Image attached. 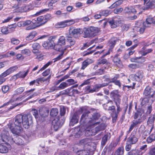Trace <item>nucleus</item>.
I'll list each match as a JSON object with an SVG mask.
<instances>
[{"instance_id": "603ef678", "label": "nucleus", "mask_w": 155, "mask_h": 155, "mask_svg": "<svg viewBox=\"0 0 155 155\" xmlns=\"http://www.w3.org/2000/svg\"><path fill=\"white\" fill-rule=\"evenodd\" d=\"M107 61L106 59H102V58H101L98 60L97 64L98 65L104 64L107 63Z\"/></svg>"}, {"instance_id": "ddd939ff", "label": "nucleus", "mask_w": 155, "mask_h": 155, "mask_svg": "<svg viewBox=\"0 0 155 155\" xmlns=\"http://www.w3.org/2000/svg\"><path fill=\"white\" fill-rule=\"evenodd\" d=\"M152 23L155 24V19H153L152 17L149 16L146 19L145 22L143 23V25L145 27H150Z\"/></svg>"}, {"instance_id": "9d476101", "label": "nucleus", "mask_w": 155, "mask_h": 155, "mask_svg": "<svg viewBox=\"0 0 155 155\" xmlns=\"http://www.w3.org/2000/svg\"><path fill=\"white\" fill-rule=\"evenodd\" d=\"M63 124V123L60 122V120L58 117L55 118L53 121L52 123V126L54 130L57 131Z\"/></svg>"}, {"instance_id": "7c9ffc66", "label": "nucleus", "mask_w": 155, "mask_h": 155, "mask_svg": "<svg viewBox=\"0 0 155 155\" xmlns=\"http://www.w3.org/2000/svg\"><path fill=\"white\" fill-rule=\"evenodd\" d=\"M89 151L88 150H82L77 151L76 155H89Z\"/></svg>"}, {"instance_id": "aec40b11", "label": "nucleus", "mask_w": 155, "mask_h": 155, "mask_svg": "<svg viewBox=\"0 0 155 155\" xmlns=\"http://www.w3.org/2000/svg\"><path fill=\"white\" fill-rule=\"evenodd\" d=\"M56 37L55 36H51L49 37L48 39L49 41L48 42V48H54V45L55 44L54 42V40L55 39Z\"/></svg>"}, {"instance_id": "ea45409f", "label": "nucleus", "mask_w": 155, "mask_h": 155, "mask_svg": "<svg viewBox=\"0 0 155 155\" xmlns=\"http://www.w3.org/2000/svg\"><path fill=\"white\" fill-rule=\"evenodd\" d=\"M58 113V110L57 108H53L50 111V115L52 117H54L56 116Z\"/></svg>"}, {"instance_id": "09e8293b", "label": "nucleus", "mask_w": 155, "mask_h": 155, "mask_svg": "<svg viewBox=\"0 0 155 155\" xmlns=\"http://www.w3.org/2000/svg\"><path fill=\"white\" fill-rule=\"evenodd\" d=\"M68 87V85L65 82H63L61 83L57 87V88H59L60 89H63Z\"/></svg>"}, {"instance_id": "bb28decb", "label": "nucleus", "mask_w": 155, "mask_h": 155, "mask_svg": "<svg viewBox=\"0 0 155 155\" xmlns=\"http://www.w3.org/2000/svg\"><path fill=\"white\" fill-rule=\"evenodd\" d=\"M106 127L104 124H101L94 129L95 134L100 131L103 130Z\"/></svg>"}, {"instance_id": "6e6d98bb", "label": "nucleus", "mask_w": 155, "mask_h": 155, "mask_svg": "<svg viewBox=\"0 0 155 155\" xmlns=\"http://www.w3.org/2000/svg\"><path fill=\"white\" fill-rule=\"evenodd\" d=\"M21 53L25 55L29 56L30 55V51L28 49H25L21 51Z\"/></svg>"}, {"instance_id": "a211bd4d", "label": "nucleus", "mask_w": 155, "mask_h": 155, "mask_svg": "<svg viewBox=\"0 0 155 155\" xmlns=\"http://www.w3.org/2000/svg\"><path fill=\"white\" fill-rule=\"evenodd\" d=\"M2 141L6 143L11 138L8 131H5L2 135Z\"/></svg>"}, {"instance_id": "4d7b16f0", "label": "nucleus", "mask_w": 155, "mask_h": 155, "mask_svg": "<svg viewBox=\"0 0 155 155\" xmlns=\"http://www.w3.org/2000/svg\"><path fill=\"white\" fill-rule=\"evenodd\" d=\"M140 6L136 5L134 7L131 6V13H134L136 12V11L139 9Z\"/></svg>"}, {"instance_id": "c756f323", "label": "nucleus", "mask_w": 155, "mask_h": 155, "mask_svg": "<svg viewBox=\"0 0 155 155\" xmlns=\"http://www.w3.org/2000/svg\"><path fill=\"white\" fill-rule=\"evenodd\" d=\"M147 27H145V26H143L142 23L140 27L136 26L134 28L136 31H137L138 32H139L140 34H142L144 32L145 28Z\"/></svg>"}, {"instance_id": "c03bdc74", "label": "nucleus", "mask_w": 155, "mask_h": 155, "mask_svg": "<svg viewBox=\"0 0 155 155\" xmlns=\"http://www.w3.org/2000/svg\"><path fill=\"white\" fill-rule=\"evenodd\" d=\"M11 42L12 44L17 45L20 43V41L17 39L12 38L11 39Z\"/></svg>"}, {"instance_id": "37998d69", "label": "nucleus", "mask_w": 155, "mask_h": 155, "mask_svg": "<svg viewBox=\"0 0 155 155\" xmlns=\"http://www.w3.org/2000/svg\"><path fill=\"white\" fill-rule=\"evenodd\" d=\"M100 13L102 15L107 16L110 14V12L108 10H104L101 11Z\"/></svg>"}, {"instance_id": "9b49d317", "label": "nucleus", "mask_w": 155, "mask_h": 155, "mask_svg": "<svg viewBox=\"0 0 155 155\" xmlns=\"http://www.w3.org/2000/svg\"><path fill=\"white\" fill-rule=\"evenodd\" d=\"M138 140V139L136 135V133L133 132L130 137L127 138V141L130 144H135Z\"/></svg>"}, {"instance_id": "4468645a", "label": "nucleus", "mask_w": 155, "mask_h": 155, "mask_svg": "<svg viewBox=\"0 0 155 155\" xmlns=\"http://www.w3.org/2000/svg\"><path fill=\"white\" fill-rule=\"evenodd\" d=\"M29 71V69H28L26 71H21L18 74L14 75L13 77L14 79H17L19 78H24L27 75Z\"/></svg>"}, {"instance_id": "f3484780", "label": "nucleus", "mask_w": 155, "mask_h": 155, "mask_svg": "<svg viewBox=\"0 0 155 155\" xmlns=\"http://www.w3.org/2000/svg\"><path fill=\"white\" fill-rule=\"evenodd\" d=\"M132 62H137L139 63H142L145 61V58L143 57H135L132 58L130 59Z\"/></svg>"}, {"instance_id": "7ed1b4c3", "label": "nucleus", "mask_w": 155, "mask_h": 155, "mask_svg": "<svg viewBox=\"0 0 155 155\" xmlns=\"http://www.w3.org/2000/svg\"><path fill=\"white\" fill-rule=\"evenodd\" d=\"M108 85L107 83H103L100 84H96L93 88H91L90 86H87L85 88V91L86 93H92L95 92H97L99 89L101 87L107 86Z\"/></svg>"}, {"instance_id": "4be33fe9", "label": "nucleus", "mask_w": 155, "mask_h": 155, "mask_svg": "<svg viewBox=\"0 0 155 155\" xmlns=\"http://www.w3.org/2000/svg\"><path fill=\"white\" fill-rule=\"evenodd\" d=\"M63 45L58 43L57 44H54L53 48L55 50L61 51L62 52H64V50H65V48H63L62 46Z\"/></svg>"}, {"instance_id": "a878e982", "label": "nucleus", "mask_w": 155, "mask_h": 155, "mask_svg": "<svg viewBox=\"0 0 155 155\" xmlns=\"http://www.w3.org/2000/svg\"><path fill=\"white\" fill-rule=\"evenodd\" d=\"M124 153V147L123 146L119 147L116 150L114 155H123Z\"/></svg>"}, {"instance_id": "f03ea898", "label": "nucleus", "mask_w": 155, "mask_h": 155, "mask_svg": "<svg viewBox=\"0 0 155 155\" xmlns=\"http://www.w3.org/2000/svg\"><path fill=\"white\" fill-rule=\"evenodd\" d=\"M100 31V28L96 27L91 26L84 27L83 29V37L84 38H93L96 36Z\"/></svg>"}, {"instance_id": "4c0bfd02", "label": "nucleus", "mask_w": 155, "mask_h": 155, "mask_svg": "<svg viewBox=\"0 0 155 155\" xmlns=\"http://www.w3.org/2000/svg\"><path fill=\"white\" fill-rule=\"evenodd\" d=\"M58 43L64 45L65 44V38L64 36H60L58 41Z\"/></svg>"}, {"instance_id": "8fccbe9b", "label": "nucleus", "mask_w": 155, "mask_h": 155, "mask_svg": "<svg viewBox=\"0 0 155 155\" xmlns=\"http://www.w3.org/2000/svg\"><path fill=\"white\" fill-rule=\"evenodd\" d=\"M108 137L107 135H105L103 137L101 142V144L102 145L104 146L105 145L107 141Z\"/></svg>"}, {"instance_id": "774afa93", "label": "nucleus", "mask_w": 155, "mask_h": 155, "mask_svg": "<svg viewBox=\"0 0 155 155\" xmlns=\"http://www.w3.org/2000/svg\"><path fill=\"white\" fill-rule=\"evenodd\" d=\"M150 155H155V148H152L150 149L149 152Z\"/></svg>"}, {"instance_id": "79ce46f5", "label": "nucleus", "mask_w": 155, "mask_h": 155, "mask_svg": "<svg viewBox=\"0 0 155 155\" xmlns=\"http://www.w3.org/2000/svg\"><path fill=\"white\" fill-rule=\"evenodd\" d=\"M49 9L48 8H45L37 12L34 15L35 16H37L42 14H44L46 12H48L49 11Z\"/></svg>"}, {"instance_id": "13d9d810", "label": "nucleus", "mask_w": 155, "mask_h": 155, "mask_svg": "<svg viewBox=\"0 0 155 155\" xmlns=\"http://www.w3.org/2000/svg\"><path fill=\"white\" fill-rule=\"evenodd\" d=\"M31 112L36 118L38 117V111L37 110L35 109H33L31 110Z\"/></svg>"}, {"instance_id": "a18cd8bd", "label": "nucleus", "mask_w": 155, "mask_h": 155, "mask_svg": "<svg viewBox=\"0 0 155 155\" xmlns=\"http://www.w3.org/2000/svg\"><path fill=\"white\" fill-rule=\"evenodd\" d=\"M9 89V86L8 85H4L2 87V90L4 94L7 93Z\"/></svg>"}, {"instance_id": "864d4df0", "label": "nucleus", "mask_w": 155, "mask_h": 155, "mask_svg": "<svg viewBox=\"0 0 155 155\" xmlns=\"http://www.w3.org/2000/svg\"><path fill=\"white\" fill-rule=\"evenodd\" d=\"M52 63V62L51 61H49L45 64L43 67H42L40 70L38 71V73L40 71H42L46 68L48 67L49 65H51Z\"/></svg>"}, {"instance_id": "b1692460", "label": "nucleus", "mask_w": 155, "mask_h": 155, "mask_svg": "<svg viewBox=\"0 0 155 155\" xmlns=\"http://www.w3.org/2000/svg\"><path fill=\"white\" fill-rule=\"evenodd\" d=\"M91 140L88 138L81 140L79 142V144L81 145H90Z\"/></svg>"}, {"instance_id": "e433bc0d", "label": "nucleus", "mask_w": 155, "mask_h": 155, "mask_svg": "<svg viewBox=\"0 0 155 155\" xmlns=\"http://www.w3.org/2000/svg\"><path fill=\"white\" fill-rule=\"evenodd\" d=\"M153 91V89H151L150 87L147 86L145 88L143 92V94L146 96H148Z\"/></svg>"}, {"instance_id": "72a5a7b5", "label": "nucleus", "mask_w": 155, "mask_h": 155, "mask_svg": "<svg viewBox=\"0 0 155 155\" xmlns=\"http://www.w3.org/2000/svg\"><path fill=\"white\" fill-rule=\"evenodd\" d=\"M113 61L117 67H119L121 66V62L117 57L115 56L114 58Z\"/></svg>"}, {"instance_id": "0eeeda50", "label": "nucleus", "mask_w": 155, "mask_h": 155, "mask_svg": "<svg viewBox=\"0 0 155 155\" xmlns=\"http://www.w3.org/2000/svg\"><path fill=\"white\" fill-rule=\"evenodd\" d=\"M75 23V21L73 19L66 20L58 22L55 25V27L57 28H64L73 25Z\"/></svg>"}, {"instance_id": "2eb2a0df", "label": "nucleus", "mask_w": 155, "mask_h": 155, "mask_svg": "<svg viewBox=\"0 0 155 155\" xmlns=\"http://www.w3.org/2000/svg\"><path fill=\"white\" fill-rule=\"evenodd\" d=\"M32 9V7L31 5H24L19 8L18 12H28Z\"/></svg>"}, {"instance_id": "58836bf2", "label": "nucleus", "mask_w": 155, "mask_h": 155, "mask_svg": "<svg viewBox=\"0 0 155 155\" xmlns=\"http://www.w3.org/2000/svg\"><path fill=\"white\" fill-rule=\"evenodd\" d=\"M8 149L4 145L0 144V153H6L8 152Z\"/></svg>"}, {"instance_id": "c85d7f7f", "label": "nucleus", "mask_w": 155, "mask_h": 155, "mask_svg": "<svg viewBox=\"0 0 155 155\" xmlns=\"http://www.w3.org/2000/svg\"><path fill=\"white\" fill-rule=\"evenodd\" d=\"M25 90L24 87H20L17 89L15 91L13 95V97H15L16 95H18L22 93Z\"/></svg>"}, {"instance_id": "de8ad7c7", "label": "nucleus", "mask_w": 155, "mask_h": 155, "mask_svg": "<svg viewBox=\"0 0 155 155\" xmlns=\"http://www.w3.org/2000/svg\"><path fill=\"white\" fill-rule=\"evenodd\" d=\"M64 52H62L61 53L58 55L56 58L53 59L54 62L58 61L61 59L63 57V55L64 54Z\"/></svg>"}, {"instance_id": "5fc2aeb1", "label": "nucleus", "mask_w": 155, "mask_h": 155, "mask_svg": "<svg viewBox=\"0 0 155 155\" xmlns=\"http://www.w3.org/2000/svg\"><path fill=\"white\" fill-rule=\"evenodd\" d=\"M93 78H90L84 81L83 83L81 84L80 86V87H81L83 86L84 85H86L89 84L90 83V80L91 79H92Z\"/></svg>"}, {"instance_id": "c9c22d12", "label": "nucleus", "mask_w": 155, "mask_h": 155, "mask_svg": "<svg viewBox=\"0 0 155 155\" xmlns=\"http://www.w3.org/2000/svg\"><path fill=\"white\" fill-rule=\"evenodd\" d=\"M119 21L118 20H115L112 19L110 20L109 21V23L111 25V27L114 28L116 27L118 24Z\"/></svg>"}, {"instance_id": "6e6552de", "label": "nucleus", "mask_w": 155, "mask_h": 155, "mask_svg": "<svg viewBox=\"0 0 155 155\" xmlns=\"http://www.w3.org/2000/svg\"><path fill=\"white\" fill-rule=\"evenodd\" d=\"M120 101L121 100L120 99H118L117 100H115L114 101L117 107V111H113L111 114L112 117L113 118V120H116L118 114L122 110V109L120 106Z\"/></svg>"}, {"instance_id": "052dcab7", "label": "nucleus", "mask_w": 155, "mask_h": 155, "mask_svg": "<svg viewBox=\"0 0 155 155\" xmlns=\"http://www.w3.org/2000/svg\"><path fill=\"white\" fill-rule=\"evenodd\" d=\"M123 8H115L114 10V13L116 14H119L122 11Z\"/></svg>"}, {"instance_id": "338daca9", "label": "nucleus", "mask_w": 155, "mask_h": 155, "mask_svg": "<svg viewBox=\"0 0 155 155\" xmlns=\"http://www.w3.org/2000/svg\"><path fill=\"white\" fill-rule=\"evenodd\" d=\"M40 47L39 44L37 43H34L32 45L33 49H38Z\"/></svg>"}, {"instance_id": "423d86ee", "label": "nucleus", "mask_w": 155, "mask_h": 155, "mask_svg": "<svg viewBox=\"0 0 155 155\" xmlns=\"http://www.w3.org/2000/svg\"><path fill=\"white\" fill-rule=\"evenodd\" d=\"M82 32H81L80 28H75L73 27H71L69 30V35H68L72 36L75 38H78Z\"/></svg>"}, {"instance_id": "412c9836", "label": "nucleus", "mask_w": 155, "mask_h": 155, "mask_svg": "<svg viewBox=\"0 0 155 155\" xmlns=\"http://www.w3.org/2000/svg\"><path fill=\"white\" fill-rule=\"evenodd\" d=\"M92 60L90 59H88L84 61L82 63L81 69L82 70L84 69L88 65L92 63Z\"/></svg>"}, {"instance_id": "393cba45", "label": "nucleus", "mask_w": 155, "mask_h": 155, "mask_svg": "<svg viewBox=\"0 0 155 155\" xmlns=\"http://www.w3.org/2000/svg\"><path fill=\"white\" fill-rule=\"evenodd\" d=\"M45 19V17L43 16H40L37 18L38 24L39 26L46 23V20Z\"/></svg>"}, {"instance_id": "49530a36", "label": "nucleus", "mask_w": 155, "mask_h": 155, "mask_svg": "<svg viewBox=\"0 0 155 155\" xmlns=\"http://www.w3.org/2000/svg\"><path fill=\"white\" fill-rule=\"evenodd\" d=\"M66 81L68 82L67 84L68 85V87L77 83V81H75L74 80L72 79H68Z\"/></svg>"}, {"instance_id": "cd10ccee", "label": "nucleus", "mask_w": 155, "mask_h": 155, "mask_svg": "<svg viewBox=\"0 0 155 155\" xmlns=\"http://www.w3.org/2000/svg\"><path fill=\"white\" fill-rule=\"evenodd\" d=\"M110 94L111 96L114 99V101L115 100H117L118 99H120L119 97H120L117 90L113 91Z\"/></svg>"}, {"instance_id": "f704fd0d", "label": "nucleus", "mask_w": 155, "mask_h": 155, "mask_svg": "<svg viewBox=\"0 0 155 155\" xmlns=\"http://www.w3.org/2000/svg\"><path fill=\"white\" fill-rule=\"evenodd\" d=\"M123 2V0H119L115 2L114 3L111 5L109 7V8L112 9L116 8L117 6L121 5Z\"/></svg>"}, {"instance_id": "39448f33", "label": "nucleus", "mask_w": 155, "mask_h": 155, "mask_svg": "<svg viewBox=\"0 0 155 155\" xmlns=\"http://www.w3.org/2000/svg\"><path fill=\"white\" fill-rule=\"evenodd\" d=\"M17 68L16 66L11 67L2 74L0 76V85L2 84L5 81L6 79L4 78V77L14 71L17 69Z\"/></svg>"}, {"instance_id": "69168bd1", "label": "nucleus", "mask_w": 155, "mask_h": 155, "mask_svg": "<svg viewBox=\"0 0 155 155\" xmlns=\"http://www.w3.org/2000/svg\"><path fill=\"white\" fill-rule=\"evenodd\" d=\"M141 115L140 114V113L139 112H137L135 113V114L134 116V118L135 119H136L137 118L139 119V118H140L141 119Z\"/></svg>"}, {"instance_id": "e2e57ef3", "label": "nucleus", "mask_w": 155, "mask_h": 155, "mask_svg": "<svg viewBox=\"0 0 155 155\" xmlns=\"http://www.w3.org/2000/svg\"><path fill=\"white\" fill-rule=\"evenodd\" d=\"M1 32L4 34H6L9 33L8 30L7 28L3 27L1 30Z\"/></svg>"}, {"instance_id": "3c124183", "label": "nucleus", "mask_w": 155, "mask_h": 155, "mask_svg": "<svg viewBox=\"0 0 155 155\" xmlns=\"http://www.w3.org/2000/svg\"><path fill=\"white\" fill-rule=\"evenodd\" d=\"M23 140L19 137H16L14 140V142L18 145H21L23 144Z\"/></svg>"}, {"instance_id": "2f4dec72", "label": "nucleus", "mask_w": 155, "mask_h": 155, "mask_svg": "<svg viewBox=\"0 0 155 155\" xmlns=\"http://www.w3.org/2000/svg\"><path fill=\"white\" fill-rule=\"evenodd\" d=\"M66 37L67 41L71 46L75 44L76 42L72 38V37L69 35H67Z\"/></svg>"}, {"instance_id": "a19ab883", "label": "nucleus", "mask_w": 155, "mask_h": 155, "mask_svg": "<svg viewBox=\"0 0 155 155\" xmlns=\"http://www.w3.org/2000/svg\"><path fill=\"white\" fill-rule=\"evenodd\" d=\"M155 140V135L152 134L148 137L147 140L148 143H150Z\"/></svg>"}, {"instance_id": "0e129e2a", "label": "nucleus", "mask_w": 155, "mask_h": 155, "mask_svg": "<svg viewBox=\"0 0 155 155\" xmlns=\"http://www.w3.org/2000/svg\"><path fill=\"white\" fill-rule=\"evenodd\" d=\"M35 90V89H32L28 91L24 92L23 94L24 96H27L29 95L30 94L31 92H33Z\"/></svg>"}, {"instance_id": "f257e3e1", "label": "nucleus", "mask_w": 155, "mask_h": 155, "mask_svg": "<svg viewBox=\"0 0 155 155\" xmlns=\"http://www.w3.org/2000/svg\"><path fill=\"white\" fill-rule=\"evenodd\" d=\"M32 122V117L30 114H18L15 118L14 124H10L9 127L12 133L19 135L23 131L22 127L28 129L29 122Z\"/></svg>"}, {"instance_id": "473e14b6", "label": "nucleus", "mask_w": 155, "mask_h": 155, "mask_svg": "<svg viewBox=\"0 0 155 155\" xmlns=\"http://www.w3.org/2000/svg\"><path fill=\"white\" fill-rule=\"evenodd\" d=\"M37 34V32L35 31H32L28 35L26 38L27 40H30L33 39Z\"/></svg>"}, {"instance_id": "5701e85b", "label": "nucleus", "mask_w": 155, "mask_h": 155, "mask_svg": "<svg viewBox=\"0 0 155 155\" xmlns=\"http://www.w3.org/2000/svg\"><path fill=\"white\" fill-rule=\"evenodd\" d=\"M119 40L116 38H111L109 41V45L111 48H113L117 42L119 41Z\"/></svg>"}, {"instance_id": "1a4fd4ad", "label": "nucleus", "mask_w": 155, "mask_h": 155, "mask_svg": "<svg viewBox=\"0 0 155 155\" xmlns=\"http://www.w3.org/2000/svg\"><path fill=\"white\" fill-rule=\"evenodd\" d=\"M89 114L90 112L87 111L82 115L80 120V122L81 123L86 124V125L89 124V121L91 119V117L89 118Z\"/></svg>"}, {"instance_id": "f8f14e48", "label": "nucleus", "mask_w": 155, "mask_h": 155, "mask_svg": "<svg viewBox=\"0 0 155 155\" xmlns=\"http://www.w3.org/2000/svg\"><path fill=\"white\" fill-rule=\"evenodd\" d=\"M100 114L97 113H94L91 117L90 120L89 121V123L92 124L97 125L99 124L98 122H96V120H98L100 117Z\"/></svg>"}, {"instance_id": "20e7f679", "label": "nucleus", "mask_w": 155, "mask_h": 155, "mask_svg": "<svg viewBox=\"0 0 155 155\" xmlns=\"http://www.w3.org/2000/svg\"><path fill=\"white\" fill-rule=\"evenodd\" d=\"M95 124H92V123H89V124L86 125V128L85 130V135L87 136L95 135V132L94 127L96 126Z\"/></svg>"}, {"instance_id": "680f3d73", "label": "nucleus", "mask_w": 155, "mask_h": 155, "mask_svg": "<svg viewBox=\"0 0 155 155\" xmlns=\"http://www.w3.org/2000/svg\"><path fill=\"white\" fill-rule=\"evenodd\" d=\"M131 144L127 141L125 146V150L127 151H129L131 149Z\"/></svg>"}, {"instance_id": "bf43d9fd", "label": "nucleus", "mask_w": 155, "mask_h": 155, "mask_svg": "<svg viewBox=\"0 0 155 155\" xmlns=\"http://www.w3.org/2000/svg\"><path fill=\"white\" fill-rule=\"evenodd\" d=\"M66 112V109L64 107H61L60 108V114L61 116L64 115Z\"/></svg>"}, {"instance_id": "dca6fc26", "label": "nucleus", "mask_w": 155, "mask_h": 155, "mask_svg": "<svg viewBox=\"0 0 155 155\" xmlns=\"http://www.w3.org/2000/svg\"><path fill=\"white\" fill-rule=\"evenodd\" d=\"M79 116L77 112H75L73 115L71 120L70 124L71 125H73L74 124L78 123Z\"/></svg>"}, {"instance_id": "6ab92c4d", "label": "nucleus", "mask_w": 155, "mask_h": 155, "mask_svg": "<svg viewBox=\"0 0 155 155\" xmlns=\"http://www.w3.org/2000/svg\"><path fill=\"white\" fill-rule=\"evenodd\" d=\"M143 72L142 71H138L134 75L133 79L137 81H139L143 77Z\"/></svg>"}]
</instances>
